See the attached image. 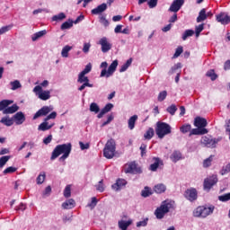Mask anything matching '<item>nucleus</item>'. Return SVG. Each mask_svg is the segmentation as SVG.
Segmentation results:
<instances>
[{"label": "nucleus", "mask_w": 230, "mask_h": 230, "mask_svg": "<svg viewBox=\"0 0 230 230\" xmlns=\"http://www.w3.org/2000/svg\"><path fill=\"white\" fill-rule=\"evenodd\" d=\"M130 66H132V58L128 59L126 63L121 66L119 73H125V71H127Z\"/></svg>", "instance_id": "35"}, {"label": "nucleus", "mask_w": 230, "mask_h": 230, "mask_svg": "<svg viewBox=\"0 0 230 230\" xmlns=\"http://www.w3.org/2000/svg\"><path fill=\"white\" fill-rule=\"evenodd\" d=\"M99 21L101 24H102V26H104L105 28H107V26H109L110 24L109 20H106L105 16H100Z\"/></svg>", "instance_id": "60"}, {"label": "nucleus", "mask_w": 230, "mask_h": 230, "mask_svg": "<svg viewBox=\"0 0 230 230\" xmlns=\"http://www.w3.org/2000/svg\"><path fill=\"white\" fill-rule=\"evenodd\" d=\"M182 51H183L182 47H178L173 55V58H178V57H181V54L182 53Z\"/></svg>", "instance_id": "62"}, {"label": "nucleus", "mask_w": 230, "mask_h": 230, "mask_svg": "<svg viewBox=\"0 0 230 230\" xmlns=\"http://www.w3.org/2000/svg\"><path fill=\"white\" fill-rule=\"evenodd\" d=\"M218 200H220V202H227L228 200H230V192L218 196Z\"/></svg>", "instance_id": "56"}, {"label": "nucleus", "mask_w": 230, "mask_h": 230, "mask_svg": "<svg viewBox=\"0 0 230 230\" xmlns=\"http://www.w3.org/2000/svg\"><path fill=\"white\" fill-rule=\"evenodd\" d=\"M137 121V115H133L132 117L129 118V119L128 120L129 130H134Z\"/></svg>", "instance_id": "31"}, {"label": "nucleus", "mask_w": 230, "mask_h": 230, "mask_svg": "<svg viewBox=\"0 0 230 230\" xmlns=\"http://www.w3.org/2000/svg\"><path fill=\"white\" fill-rule=\"evenodd\" d=\"M148 226V218H145L142 221L137 223V227H146Z\"/></svg>", "instance_id": "58"}, {"label": "nucleus", "mask_w": 230, "mask_h": 230, "mask_svg": "<svg viewBox=\"0 0 230 230\" xmlns=\"http://www.w3.org/2000/svg\"><path fill=\"white\" fill-rule=\"evenodd\" d=\"M10 85L12 91H17V89H21V87H22V84H21V82L19 80H14L11 82Z\"/></svg>", "instance_id": "34"}, {"label": "nucleus", "mask_w": 230, "mask_h": 230, "mask_svg": "<svg viewBox=\"0 0 230 230\" xmlns=\"http://www.w3.org/2000/svg\"><path fill=\"white\" fill-rule=\"evenodd\" d=\"M73 23H74L73 20L69 19L68 21L61 24V30H69L73 28Z\"/></svg>", "instance_id": "37"}, {"label": "nucleus", "mask_w": 230, "mask_h": 230, "mask_svg": "<svg viewBox=\"0 0 230 230\" xmlns=\"http://www.w3.org/2000/svg\"><path fill=\"white\" fill-rule=\"evenodd\" d=\"M216 20L217 22H220V24L227 25L230 22V16L227 13H220L216 16Z\"/></svg>", "instance_id": "16"}, {"label": "nucleus", "mask_w": 230, "mask_h": 230, "mask_svg": "<svg viewBox=\"0 0 230 230\" xmlns=\"http://www.w3.org/2000/svg\"><path fill=\"white\" fill-rule=\"evenodd\" d=\"M217 182H218V176L217 174L206 178L203 182L204 191H207L208 193V191H211V188H213Z\"/></svg>", "instance_id": "7"}, {"label": "nucleus", "mask_w": 230, "mask_h": 230, "mask_svg": "<svg viewBox=\"0 0 230 230\" xmlns=\"http://www.w3.org/2000/svg\"><path fill=\"white\" fill-rule=\"evenodd\" d=\"M170 209H175V201L166 199L155 210V216L158 220H163L164 216L170 213Z\"/></svg>", "instance_id": "2"}, {"label": "nucleus", "mask_w": 230, "mask_h": 230, "mask_svg": "<svg viewBox=\"0 0 230 230\" xmlns=\"http://www.w3.org/2000/svg\"><path fill=\"white\" fill-rule=\"evenodd\" d=\"M229 172H230V163L223 165V167L219 172L220 175H227V173Z\"/></svg>", "instance_id": "40"}, {"label": "nucleus", "mask_w": 230, "mask_h": 230, "mask_svg": "<svg viewBox=\"0 0 230 230\" xmlns=\"http://www.w3.org/2000/svg\"><path fill=\"white\" fill-rule=\"evenodd\" d=\"M124 172L126 173H131L132 175H137V173L143 172L141 167L137 166V164H136V162H130L126 164L124 166Z\"/></svg>", "instance_id": "8"}, {"label": "nucleus", "mask_w": 230, "mask_h": 230, "mask_svg": "<svg viewBox=\"0 0 230 230\" xmlns=\"http://www.w3.org/2000/svg\"><path fill=\"white\" fill-rule=\"evenodd\" d=\"M98 204V199H96V197L92 198V200L90 203L86 205V208H89L90 209H94Z\"/></svg>", "instance_id": "47"}, {"label": "nucleus", "mask_w": 230, "mask_h": 230, "mask_svg": "<svg viewBox=\"0 0 230 230\" xmlns=\"http://www.w3.org/2000/svg\"><path fill=\"white\" fill-rule=\"evenodd\" d=\"M114 154H116V141H114V139H110L104 146L103 155L106 159H112Z\"/></svg>", "instance_id": "5"}, {"label": "nucleus", "mask_w": 230, "mask_h": 230, "mask_svg": "<svg viewBox=\"0 0 230 230\" xmlns=\"http://www.w3.org/2000/svg\"><path fill=\"white\" fill-rule=\"evenodd\" d=\"M195 34V31L193 30H186L183 34H182V40H186V39H188V37H193V35Z\"/></svg>", "instance_id": "43"}, {"label": "nucleus", "mask_w": 230, "mask_h": 230, "mask_svg": "<svg viewBox=\"0 0 230 230\" xmlns=\"http://www.w3.org/2000/svg\"><path fill=\"white\" fill-rule=\"evenodd\" d=\"M51 111H53V106H43L34 114L33 119H38V118H41V116H48Z\"/></svg>", "instance_id": "13"}, {"label": "nucleus", "mask_w": 230, "mask_h": 230, "mask_svg": "<svg viewBox=\"0 0 230 230\" xmlns=\"http://www.w3.org/2000/svg\"><path fill=\"white\" fill-rule=\"evenodd\" d=\"M75 206H76V202L75 201V199H69L62 203L61 208L62 209H73Z\"/></svg>", "instance_id": "23"}, {"label": "nucleus", "mask_w": 230, "mask_h": 230, "mask_svg": "<svg viewBox=\"0 0 230 230\" xmlns=\"http://www.w3.org/2000/svg\"><path fill=\"white\" fill-rule=\"evenodd\" d=\"M12 103H13L12 100H3L0 102V111H4V109H6V107L12 105Z\"/></svg>", "instance_id": "38"}, {"label": "nucleus", "mask_w": 230, "mask_h": 230, "mask_svg": "<svg viewBox=\"0 0 230 230\" xmlns=\"http://www.w3.org/2000/svg\"><path fill=\"white\" fill-rule=\"evenodd\" d=\"M154 134H155L154 128H149L146 130V132L145 133L144 137H145V139L150 140L152 137H154Z\"/></svg>", "instance_id": "44"}, {"label": "nucleus", "mask_w": 230, "mask_h": 230, "mask_svg": "<svg viewBox=\"0 0 230 230\" xmlns=\"http://www.w3.org/2000/svg\"><path fill=\"white\" fill-rule=\"evenodd\" d=\"M44 181H46V172H41L38 175V177L36 179V182H37V184H43Z\"/></svg>", "instance_id": "41"}, {"label": "nucleus", "mask_w": 230, "mask_h": 230, "mask_svg": "<svg viewBox=\"0 0 230 230\" xmlns=\"http://www.w3.org/2000/svg\"><path fill=\"white\" fill-rule=\"evenodd\" d=\"M98 44L101 46V51L102 53H109L112 49V43L109 41L107 37L101 38Z\"/></svg>", "instance_id": "12"}, {"label": "nucleus", "mask_w": 230, "mask_h": 230, "mask_svg": "<svg viewBox=\"0 0 230 230\" xmlns=\"http://www.w3.org/2000/svg\"><path fill=\"white\" fill-rule=\"evenodd\" d=\"M112 109H114V104L112 103H108L106 104L103 108H102V112L104 114H107V112H111V111H112Z\"/></svg>", "instance_id": "50"}, {"label": "nucleus", "mask_w": 230, "mask_h": 230, "mask_svg": "<svg viewBox=\"0 0 230 230\" xmlns=\"http://www.w3.org/2000/svg\"><path fill=\"white\" fill-rule=\"evenodd\" d=\"M166 96H168V92L162 91L158 93L157 101L158 102H164L166 100Z\"/></svg>", "instance_id": "46"}, {"label": "nucleus", "mask_w": 230, "mask_h": 230, "mask_svg": "<svg viewBox=\"0 0 230 230\" xmlns=\"http://www.w3.org/2000/svg\"><path fill=\"white\" fill-rule=\"evenodd\" d=\"M118 68V60H114L110 66L107 69H102L101 72V77L106 76V78H109L110 76H112L114 73L116 72V69Z\"/></svg>", "instance_id": "11"}, {"label": "nucleus", "mask_w": 230, "mask_h": 230, "mask_svg": "<svg viewBox=\"0 0 230 230\" xmlns=\"http://www.w3.org/2000/svg\"><path fill=\"white\" fill-rule=\"evenodd\" d=\"M167 112H169L171 116H174L175 112H177V106H175V104H172L167 108Z\"/></svg>", "instance_id": "54"}, {"label": "nucleus", "mask_w": 230, "mask_h": 230, "mask_svg": "<svg viewBox=\"0 0 230 230\" xmlns=\"http://www.w3.org/2000/svg\"><path fill=\"white\" fill-rule=\"evenodd\" d=\"M141 156L145 157L146 155V144H142L140 146Z\"/></svg>", "instance_id": "64"}, {"label": "nucleus", "mask_w": 230, "mask_h": 230, "mask_svg": "<svg viewBox=\"0 0 230 230\" xmlns=\"http://www.w3.org/2000/svg\"><path fill=\"white\" fill-rule=\"evenodd\" d=\"M194 126L197 127V128H206V127H208V120L204 118L197 117L194 119Z\"/></svg>", "instance_id": "20"}, {"label": "nucleus", "mask_w": 230, "mask_h": 230, "mask_svg": "<svg viewBox=\"0 0 230 230\" xmlns=\"http://www.w3.org/2000/svg\"><path fill=\"white\" fill-rule=\"evenodd\" d=\"M206 19H208V16L206 14V9L203 8L199 13V16L197 17V22H204Z\"/></svg>", "instance_id": "32"}, {"label": "nucleus", "mask_w": 230, "mask_h": 230, "mask_svg": "<svg viewBox=\"0 0 230 230\" xmlns=\"http://www.w3.org/2000/svg\"><path fill=\"white\" fill-rule=\"evenodd\" d=\"M63 195L66 199H69V197H71V185L66 186Z\"/></svg>", "instance_id": "51"}, {"label": "nucleus", "mask_w": 230, "mask_h": 230, "mask_svg": "<svg viewBox=\"0 0 230 230\" xmlns=\"http://www.w3.org/2000/svg\"><path fill=\"white\" fill-rule=\"evenodd\" d=\"M107 10V4L103 3L100 5H98L96 8L92 10V13L93 15H99V13H103Z\"/></svg>", "instance_id": "25"}, {"label": "nucleus", "mask_w": 230, "mask_h": 230, "mask_svg": "<svg viewBox=\"0 0 230 230\" xmlns=\"http://www.w3.org/2000/svg\"><path fill=\"white\" fill-rule=\"evenodd\" d=\"M64 19H66V13H59L58 14L52 16V21L55 22L64 21Z\"/></svg>", "instance_id": "36"}, {"label": "nucleus", "mask_w": 230, "mask_h": 230, "mask_svg": "<svg viewBox=\"0 0 230 230\" xmlns=\"http://www.w3.org/2000/svg\"><path fill=\"white\" fill-rule=\"evenodd\" d=\"M155 193L161 195V193H164L166 191V185L164 183H158L154 187Z\"/></svg>", "instance_id": "29"}, {"label": "nucleus", "mask_w": 230, "mask_h": 230, "mask_svg": "<svg viewBox=\"0 0 230 230\" xmlns=\"http://www.w3.org/2000/svg\"><path fill=\"white\" fill-rule=\"evenodd\" d=\"M0 123L5 127H12L13 125V117L10 118V116H4L0 119Z\"/></svg>", "instance_id": "28"}, {"label": "nucleus", "mask_w": 230, "mask_h": 230, "mask_svg": "<svg viewBox=\"0 0 230 230\" xmlns=\"http://www.w3.org/2000/svg\"><path fill=\"white\" fill-rule=\"evenodd\" d=\"M184 5V0H174L170 7L168 12H172L173 13H177L181 8Z\"/></svg>", "instance_id": "14"}, {"label": "nucleus", "mask_w": 230, "mask_h": 230, "mask_svg": "<svg viewBox=\"0 0 230 230\" xmlns=\"http://www.w3.org/2000/svg\"><path fill=\"white\" fill-rule=\"evenodd\" d=\"M71 150H72L71 143L58 145L54 148L50 159L51 161H55L57 157H58L59 155H62L59 159L60 161H64L65 159H67V157H69V154H71Z\"/></svg>", "instance_id": "1"}, {"label": "nucleus", "mask_w": 230, "mask_h": 230, "mask_svg": "<svg viewBox=\"0 0 230 230\" xmlns=\"http://www.w3.org/2000/svg\"><path fill=\"white\" fill-rule=\"evenodd\" d=\"M91 49V43H84L83 47V53H89V50Z\"/></svg>", "instance_id": "63"}, {"label": "nucleus", "mask_w": 230, "mask_h": 230, "mask_svg": "<svg viewBox=\"0 0 230 230\" xmlns=\"http://www.w3.org/2000/svg\"><path fill=\"white\" fill-rule=\"evenodd\" d=\"M171 161L172 163H177L178 161H181L182 159V154H181L180 151H174L171 156H170Z\"/></svg>", "instance_id": "30"}, {"label": "nucleus", "mask_w": 230, "mask_h": 230, "mask_svg": "<svg viewBox=\"0 0 230 230\" xmlns=\"http://www.w3.org/2000/svg\"><path fill=\"white\" fill-rule=\"evenodd\" d=\"M155 134L159 139H163L165 136L172 134V126L166 122L158 121L155 127Z\"/></svg>", "instance_id": "4"}, {"label": "nucleus", "mask_w": 230, "mask_h": 230, "mask_svg": "<svg viewBox=\"0 0 230 230\" xmlns=\"http://www.w3.org/2000/svg\"><path fill=\"white\" fill-rule=\"evenodd\" d=\"M46 33H48V31L46 30L40 31L32 34L31 36V39L32 42H37V40H39V39H42V37H44V35H46Z\"/></svg>", "instance_id": "27"}, {"label": "nucleus", "mask_w": 230, "mask_h": 230, "mask_svg": "<svg viewBox=\"0 0 230 230\" xmlns=\"http://www.w3.org/2000/svg\"><path fill=\"white\" fill-rule=\"evenodd\" d=\"M90 71H93V65H92L91 63H88V64L85 66L84 69L83 71H81L80 73H81L82 75H89V72H90Z\"/></svg>", "instance_id": "52"}, {"label": "nucleus", "mask_w": 230, "mask_h": 230, "mask_svg": "<svg viewBox=\"0 0 230 230\" xmlns=\"http://www.w3.org/2000/svg\"><path fill=\"white\" fill-rule=\"evenodd\" d=\"M53 127H55V123H49L48 120H46V119H44V121L39 125L38 130L46 132V130H50V128H53Z\"/></svg>", "instance_id": "21"}, {"label": "nucleus", "mask_w": 230, "mask_h": 230, "mask_svg": "<svg viewBox=\"0 0 230 230\" xmlns=\"http://www.w3.org/2000/svg\"><path fill=\"white\" fill-rule=\"evenodd\" d=\"M10 161V156L9 155H4L0 157V170H2V168H4V165L6 164V163Z\"/></svg>", "instance_id": "45"}, {"label": "nucleus", "mask_w": 230, "mask_h": 230, "mask_svg": "<svg viewBox=\"0 0 230 230\" xmlns=\"http://www.w3.org/2000/svg\"><path fill=\"white\" fill-rule=\"evenodd\" d=\"M208 78H210L212 81L217 80V74L215 73V70H208L206 74Z\"/></svg>", "instance_id": "57"}, {"label": "nucleus", "mask_w": 230, "mask_h": 230, "mask_svg": "<svg viewBox=\"0 0 230 230\" xmlns=\"http://www.w3.org/2000/svg\"><path fill=\"white\" fill-rule=\"evenodd\" d=\"M35 96L41 102H48L51 98V90H43L40 86H35L32 90Z\"/></svg>", "instance_id": "6"}, {"label": "nucleus", "mask_w": 230, "mask_h": 230, "mask_svg": "<svg viewBox=\"0 0 230 230\" xmlns=\"http://www.w3.org/2000/svg\"><path fill=\"white\" fill-rule=\"evenodd\" d=\"M214 157H215V155H210L208 158H206L203 161V168H209V166H211V164L213 163Z\"/></svg>", "instance_id": "42"}, {"label": "nucleus", "mask_w": 230, "mask_h": 230, "mask_svg": "<svg viewBox=\"0 0 230 230\" xmlns=\"http://www.w3.org/2000/svg\"><path fill=\"white\" fill-rule=\"evenodd\" d=\"M181 63H177L171 68V70L169 71V75H173L175 71H177V69H181Z\"/></svg>", "instance_id": "61"}, {"label": "nucleus", "mask_w": 230, "mask_h": 230, "mask_svg": "<svg viewBox=\"0 0 230 230\" xmlns=\"http://www.w3.org/2000/svg\"><path fill=\"white\" fill-rule=\"evenodd\" d=\"M71 49H73V47H71L69 45L63 47V49L61 50V57L63 58H67L69 57V51H71Z\"/></svg>", "instance_id": "33"}, {"label": "nucleus", "mask_w": 230, "mask_h": 230, "mask_svg": "<svg viewBox=\"0 0 230 230\" xmlns=\"http://www.w3.org/2000/svg\"><path fill=\"white\" fill-rule=\"evenodd\" d=\"M180 131L181 134H188V132H191V125L190 124H183L180 128Z\"/></svg>", "instance_id": "39"}, {"label": "nucleus", "mask_w": 230, "mask_h": 230, "mask_svg": "<svg viewBox=\"0 0 230 230\" xmlns=\"http://www.w3.org/2000/svg\"><path fill=\"white\" fill-rule=\"evenodd\" d=\"M77 84H82V85L78 87V91H84L85 87H94L93 84L89 83V77H87L85 74H78Z\"/></svg>", "instance_id": "10"}, {"label": "nucleus", "mask_w": 230, "mask_h": 230, "mask_svg": "<svg viewBox=\"0 0 230 230\" xmlns=\"http://www.w3.org/2000/svg\"><path fill=\"white\" fill-rule=\"evenodd\" d=\"M220 138H213L211 137L204 136L201 137V145L207 148H216L217 145L219 143Z\"/></svg>", "instance_id": "9"}, {"label": "nucleus", "mask_w": 230, "mask_h": 230, "mask_svg": "<svg viewBox=\"0 0 230 230\" xmlns=\"http://www.w3.org/2000/svg\"><path fill=\"white\" fill-rule=\"evenodd\" d=\"M208 129L207 128H192L190 129V137L191 136H204V134H208Z\"/></svg>", "instance_id": "24"}, {"label": "nucleus", "mask_w": 230, "mask_h": 230, "mask_svg": "<svg viewBox=\"0 0 230 230\" xmlns=\"http://www.w3.org/2000/svg\"><path fill=\"white\" fill-rule=\"evenodd\" d=\"M184 197L187 200H190V202H194L198 198L197 189H188L184 193Z\"/></svg>", "instance_id": "15"}, {"label": "nucleus", "mask_w": 230, "mask_h": 230, "mask_svg": "<svg viewBox=\"0 0 230 230\" xmlns=\"http://www.w3.org/2000/svg\"><path fill=\"white\" fill-rule=\"evenodd\" d=\"M13 121L15 125H22L24 121H26V117L22 111H18L16 114L13 116Z\"/></svg>", "instance_id": "18"}, {"label": "nucleus", "mask_w": 230, "mask_h": 230, "mask_svg": "<svg viewBox=\"0 0 230 230\" xmlns=\"http://www.w3.org/2000/svg\"><path fill=\"white\" fill-rule=\"evenodd\" d=\"M3 111V114H14V112H17L19 111V107L17 104H13L11 107H5Z\"/></svg>", "instance_id": "26"}, {"label": "nucleus", "mask_w": 230, "mask_h": 230, "mask_svg": "<svg viewBox=\"0 0 230 230\" xmlns=\"http://www.w3.org/2000/svg\"><path fill=\"white\" fill-rule=\"evenodd\" d=\"M215 212L214 205H205L199 206L193 210V217L196 218H208L210 215H213Z\"/></svg>", "instance_id": "3"}, {"label": "nucleus", "mask_w": 230, "mask_h": 230, "mask_svg": "<svg viewBox=\"0 0 230 230\" xmlns=\"http://www.w3.org/2000/svg\"><path fill=\"white\" fill-rule=\"evenodd\" d=\"M118 226H119V229L128 230V227H130V226H132V219H128V220L121 219L118 222Z\"/></svg>", "instance_id": "22"}, {"label": "nucleus", "mask_w": 230, "mask_h": 230, "mask_svg": "<svg viewBox=\"0 0 230 230\" xmlns=\"http://www.w3.org/2000/svg\"><path fill=\"white\" fill-rule=\"evenodd\" d=\"M14 172H17V168L10 166L4 171V175H7V173H14Z\"/></svg>", "instance_id": "59"}, {"label": "nucleus", "mask_w": 230, "mask_h": 230, "mask_svg": "<svg viewBox=\"0 0 230 230\" xmlns=\"http://www.w3.org/2000/svg\"><path fill=\"white\" fill-rule=\"evenodd\" d=\"M203 31H204V23H201V24L196 26L195 27L196 37H199L200 32H202Z\"/></svg>", "instance_id": "53"}, {"label": "nucleus", "mask_w": 230, "mask_h": 230, "mask_svg": "<svg viewBox=\"0 0 230 230\" xmlns=\"http://www.w3.org/2000/svg\"><path fill=\"white\" fill-rule=\"evenodd\" d=\"M97 191H100V193H103L105 191V186L103 185V180H101L99 183L96 185Z\"/></svg>", "instance_id": "55"}, {"label": "nucleus", "mask_w": 230, "mask_h": 230, "mask_svg": "<svg viewBox=\"0 0 230 230\" xmlns=\"http://www.w3.org/2000/svg\"><path fill=\"white\" fill-rule=\"evenodd\" d=\"M141 195L142 197H150V195H152V189H150L149 187H145L144 190L141 191Z\"/></svg>", "instance_id": "49"}, {"label": "nucleus", "mask_w": 230, "mask_h": 230, "mask_svg": "<svg viewBox=\"0 0 230 230\" xmlns=\"http://www.w3.org/2000/svg\"><path fill=\"white\" fill-rule=\"evenodd\" d=\"M152 161H153V164H151L149 166V170L151 172H157V168H159V166H163L164 164L163 160H161V158H159V157H153Z\"/></svg>", "instance_id": "17"}, {"label": "nucleus", "mask_w": 230, "mask_h": 230, "mask_svg": "<svg viewBox=\"0 0 230 230\" xmlns=\"http://www.w3.org/2000/svg\"><path fill=\"white\" fill-rule=\"evenodd\" d=\"M127 186V181L125 179H118L114 184L111 185V190L114 191H119L122 188Z\"/></svg>", "instance_id": "19"}, {"label": "nucleus", "mask_w": 230, "mask_h": 230, "mask_svg": "<svg viewBox=\"0 0 230 230\" xmlns=\"http://www.w3.org/2000/svg\"><path fill=\"white\" fill-rule=\"evenodd\" d=\"M90 111L91 112H94L95 114H98L100 112V106L96 102H92L90 105Z\"/></svg>", "instance_id": "48"}]
</instances>
